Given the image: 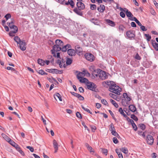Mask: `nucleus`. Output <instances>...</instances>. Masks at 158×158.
<instances>
[{"mask_svg":"<svg viewBox=\"0 0 158 158\" xmlns=\"http://www.w3.org/2000/svg\"><path fill=\"white\" fill-rule=\"evenodd\" d=\"M108 83V86H109V91L114 93L117 95L120 94V92L121 91V88L116 85L115 83L113 81H110Z\"/></svg>","mask_w":158,"mask_h":158,"instance_id":"nucleus-1","label":"nucleus"},{"mask_svg":"<svg viewBox=\"0 0 158 158\" xmlns=\"http://www.w3.org/2000/svg\"><path fill=\"white\" fill-rule=\"evenodd\" d=\"M77 7L75 8L73 11L77 15L80 16H82L83 15V12L81 10H84L85 8L84 4L82 2H77L76 3Z\"/></svg>","mask_w":158,"mask_h":158,"instance_id":"nucleus-2","label":"nucleus"},{"mask_svg":"<svg viewBox=\"0 0 158 158\" xmlns=\"http://www.w3.org/2000/svg\"><path fill=\"white\" fill-rule=\"evenodd\" d=\"M123 96L124 98L122 99V104L123 106H127L129 104V102L131 100V98L127 95V93H124Z\"/></svg>","mask_w":158,"mask_h":158,"instance_id":"nucleus-3","label":"nucleus"},{"mask_svg":"<svg viewBox=\"0 0 158 158\" xmlns=\"http://www.w3.org/2000/svg\"><path fill=\"white\" fill-rule=\"evenodd\" d=\"M86 85L88 89L93 91H96V89L97 87V86L94 83L88 81Z\"/></svg>","mask_w":158,"mask_h":158,"instance_id":"nucleus-4","label":"nucleus"},{"mask_svg":"<svg viewBox=\"0 0 158 158\" xmlns=\"http://www.w3.org/2000/svg\"><path fill=\"white\" fill-rule=\"evenodd\" d=\"M97 73L99 72V77L102 80H104L108 78V76L106 72L98 69L97 70Z\"/></svg>","mask_w":158,"mask_h":158,"instance_id":"nucleus-5","label":"nucleus"},{"mask_svg":"<svg viewBox=\"0 0 158 158\" xmlns=\"http://www.w3.org/2000/svg\"><path fill=\"white\" fill-rule=\"evenodd\" d=\"M146 140L147 144L149 145H152L154 143V139L152 135H150L148 134L147 135Z\"/></svg>","mask_w":158,"mask_h":158,"instance_id":"nucleus-6","label":"nucleus"},{"mask_svg":"<svg viewBox=\"0 0 158 158\" xmlns=\"http://www.w3.org/2000/svg\"><path fill=\"white\" fill-rule=\"evenodd\" d=\"M84 56L87 60L90 62L93 61L95 59L94 56L90 53H86L85 54Z\"/></svg>","mask_w":158,"mask_h":158,"instance_id":"nucleus-7","label":"nucleus"},{"mask_svg":"<svg viewBox=\"0 0 158 158\" xmlns=\"http://www.w3.org/2000/svg\"><path fill=\"white\" fill-rule=\"evenodd\" d=\"M127 38L130 40H132L134 39L135 35L133 31H127L126 33Z\"/></svg>","mask_w":158,"mask_h":158,"instance_id":"nucleus-8","label":"nucleus"},{"mask_svg":"<svg viewBox=\"0 0 158 158\" xmlns=\"http://www.w3.org/2000/svg\"><path fill=\"white\" fill-rule=\"evenodd\" d=\"M19 48L22 51H23L26 49V44L24 40H22L19 43Z\"/></svg>","mask_w":158,"mask_h":158,"instance_id":"nucleus-9","label":"nucleus"},{"mask_svg":"<svg viewBox=\"0 0 158 158\" xmlns=\"http://www.w3.org/2000/svg\"><path fill=\"white\" fill-rule=\"evenodd\" d=\"M61 50V47L58 45H55L53 46L52 49L51 50L52 53H54L56 52H57Z\"/></svg>","mask_w":158,"mask_h":158,"instance_id":"nucleus-10","label":"nucleus"},{"mask_svg":"<svg viewBox=\"0 0 158 158\" xmlns=\"http://www.w3.org/2000/svg\"><path fill=\"white\" fill-rule=\"evenodd\" d=\"M81 72H80L77 75V79L79 80L80 82L81 83H85L88 81V80L84 77H81L80 76V74L81 73Z\"/></svg>","mask_w":158,"mask_h":158,"instance_id":"nucleus-11","label":"nucleus"},{"mask_svg":"<svg viewBox=\"0 0 158 158\" xmlns=\"http://www.w3.org/2000/svg\"><path fill=\"white\" fill-rule=\"evenodd\" d=\"M83 50L78 45L75 46V52L78 55L80 56L82 54Z\"/></svg>","mask_w":158,"mask_h":158,"instance_id":"nucleus-12","label":"nucleus"},{"mask_svg":"<svg viewBox=\"0 0 158 158\" xmlns=\"http://www.w3.org/2000/svg\"><path fill=\"white\" fill-rule=\"evenodd\" d=\"M53 144L54 148L55 149V153H56L58 149L59 145L56 141L54 139L53 141Z\"/></svg>","mask_w":158,"mask_h":158,"instance_id":"nucleus-13","label":"nucleus"},{"mask_svg":"<svg viewBox=\"0 0 158 158\" xmlns=\"http://www.w3.org/2000/svg\"><path fill=\"white\" fill-rule=\"evenodd\" d=\"M67 53L69 56H73L76 55L75 51L73 49H68Z\"/></svg>","mask_w":158,"mask_h":158,"instance_id":"nucleus-14","label":"nucleus"},{"mask_svg":"<svg viewBox=\"0 0 158 158\" xmlns=\"http://www.w3.org/2000/svg\"><path fill=\"white\" fill-rule=\"evenodd\" d=\"M105 21L111 27H114L115 25V23L109 19H105Z\"/></svg>","mask_w":158,"mask_h":158,"instance_id":"nucleus-15","label":"nucleus"},{"mask_svg":"<svg viewBox=\"0 0 158 158\" xmlns=\"http://www.w3.org/2000/svg\"><path fill=\"white\" fill-rule=\"evenodd\" d=\"M105 6L101 4L99 7H98L97 10L99 12L102 13L105 10Z\"/></svg>","mask_w":158,"mask_h":158,"instance_id":"nucleus-16","label":"nucleus"},{"mask_svg":"<svg viewBox=\"0 0 158 158\" xmlns=\"http://www.w3.org/2000/svg\"><path fill=\"white\" fill-rule=\"evenodd\" d=\"M71 48V45L69 44H67L61 48V51L63 52H66L69 48Z\"/></svg>","mask_w":158,"mask_h":158,"instance_id":"nucleus-17","label":"nucleus"},{"mask_svg":"<svg viewBox=\"0 0 158 158\" xmlns=\"http://www.w3.org/2000/svg\"><path fill=\"white\" fill-rule=\"evenodd\" d=\"M152 44L155 49V50L156 51H158V44L156 43L155 40H152Z\"/></svg>","mask_w":158,"mask_h":158,"instance_id":"nucleus-18","label":"nucleus"},{"mask_svg":"<svg viewBox=\"0 0 158 158\" xmlns=\"http://www.w3.org/2000/svg\"><path fill=\"white\" fill-rule=\"evenodd\" d=\"M129 109L133 112H135L136 110L135 106L133 105H130L129 106Z\"/></svg>","mask_w":158,"mask_h":158,"instance_id":"nucleus-19","label":"nucleus"},{"mask_svg":"<svg viewBox=\"0 0 158 158\" xmlns=\"http://www.w3.org/2000/svg\"><path fill=\"white\" fill-rule=\"evenodd\" d=\"M124 9L125 10H126V11L125 12L127 16L128 17L131 18L133 16L132 13L130 11H129L126 8H124Z\"/></svg>","mask_w":158,"mask_h":158,"instance_id":"nucleus-20","label":"nucleus"},{"mask_svg":"<svg viewBox=\"0 0 158 158\" xmlns=\"http://www.w3.org/2000/svg\"><path fill=\"white\" fill-rule=\"evenodd\" d=\"M56 45H58L59 46L61 47L63 46V43L61 40H56L55 41Z\"/></svg>","mask_w":158,"mask_h":158,"instance_id":"nucleus-21","label":"nucleus"},{"mask_svg":"<svg viewBox=\"0 0 158 158\" xmlns=\"http://www.w3.org/2000/svg\"><path fill=\"white\" fill-rule=\"evenodd\" d=\"M37 62L38 64L41 66H44L45 64V61L43 59H38L37 60Z\"/></svg>","mask_w":158,"mask_h":158,"instance_id":"nucleus-22","label":"nucleus"},{"mask_svg":"<svg viewBox=\"0 0 158 158\" xmlns=\"http://www.w3.org/2000/svg\"><path fill=\"white\" fill-rule=\"evenodd\" d=\"M151 62L148 61H145L143 63V65L146 68H148L151 66Z\"/></svg>","mask_w":158,"mask_h":158,"instance_id":"nucleus-23","label":"nucleus"},{"mask_svg":"<svg viewBox=\"0 0 158 158\" xmlns=\"http://www.w3.org/2000/svg\"><path fill=\"white\" fill-rule=\"evenodd\" d=\"M48 70V72L52 73H56L57 74V69H47Z\"/></svg>","mask_w":158,"mask_h":158,"instance_id":"nucleus-24","label":"nucleus"},{"mask_svg":"<svg viewBox=\"0 0 158 158\" xmlns=\"http://www.w3.org/2000/svg\"><path fill=\"white\" fill-rule=\"evenodd\" d=\"M88 150L90 152L92 155L95 156L97 155V154L95 153L94 149L91 147L90 146L89 147V148H88Z\"/></svg>","mask_w":158,"mask_h":158,"instance_id":"nucleus-25","label":"nucleus"},{"mask_svg":"<svg viewBox=\"0 0 158 158\" xmlns=\"http://www.w3.org/2000/svg\"><path fill=\"white\" fill-rule=\"evenodd\" d=\"M56 96L59 99L60 101H62V99L61 96L58 93H56L55 94H54V98L56 100Z\"/></svg>","mask_w":158,"mask_h":158,"instance_id":"nucleus-26","label":"nucleus"},{"mask_svg":"<svg viewBox=\"0 0 158 158\" xmlns=\"http://www.w3.org/2000/svg\"><path fill=\"white\" fill-rule=\"evenodd\" d=\"M14 40L18 44L21 41L19 37L17 36H15L14 37Z\"/></svg>","mask_w":158,"mask_h":158,"instance_id":"nucleus-27","label":"nucleus"},{"mask_svg":"<svg viewBox=\"0 0 158 158\" xmlns=\"http://www.w3.org/2000/svg\"><path fill=\"white\" fill-rule=\"evenodd\" d=\"M66 60V64L67 65H70L72 64L73 61L72 59L68 58H67Z\"/></svg>","mask_w":158,"mask_h":158,"instance_id":"nucleus-28","label":"nucleus"},{"mask_svg":"<svg viewBox=\"0 0 158 158\" xmlns=\"http://www.w3.org/2000/svg\"><path fill=\"white\" fill-rule=\"evenodd\" d=\"M110 102L113 104L114 106L116 108H118V105L117 104V103L113 99H111L110 100Z\"/></svg>","mask_w":158,"mask_h":158,"instance_id":"nucleus-29","label":"nucleus"},{"mask_svg":"<svg viewBox=\"0 0 158 158\" xmlns=\"http://www.w3.org/2000/svg\"><path fill=\"white\" fill-rule=\"evenodd\" d=\"M120 150L121 151L125 154H127L128 152V150L127 148H120Z\"/></svg>","mask_w":158,"mask_h":158,"instance_id":"nucleus-30","label":"nucleus"},{"mask_svg":"<svg viewBox=\"0 0 158 158\" xmlns=\"http://www.w3.org/2000/svg\"><path fill=\"white\" fill-rule=\"evenodd\" d=\"M138 127L141 129L144 130L146 128V125L143 123H140Z\"/></svg>","mask_w":158,"mask_h":158,"instance_id":"nucleus-31","label":"nucleus"},{"mask_svg":"<svg viewBox=\"0 0 158 158\" xmlns=\"http://www.w3.org/2000/svg\"><path fill=\"white\" fill-rule=\"evenodd\" d=\"M118 111L124 117H127V115L124 113L121 107H120Z\"/></svg>","mask_w":158,"mask_h":158,"instance_id":"nucleus-32","label":"nucleus"},{"mask_svg":"<svg viewBox=\"0 0 158 158\" xmlns=\"http://www.w3.org/2000/svg\"><path fill=\"white\" fill-rule=\"evenodd\" d=\"M108 111L110 113V114L112 116V117L113 118V119L117 123L118 122V121H117V120L116 119V118H115L114 117V114L110 110H109Z\"/></svg>","mask_w":158,"mask_h":158,"instance_id":"nucleus-33","label":"nucleus"},{"mask_svg":"<svg viewBox=\"0 0 158 158\" xmlns=\"http://www.w3.org/2000/svg\"><path fill=\"white\" fill-rule=\"evenodd\" d=\"M111 133L112 134L117 137L118 138H120V136H119L118 134L115 131H113L112 132H111Z\"/></svg>","mask_w":158,"mask_h":158,"instance_id":"nucleus-34","label":"nucleus"},{"mask_svg":"<svg viewBox=\"0 0 158 158\" xmlns=\"http://www.w3.org/2000/svg\"><path fill=\"white\" fill-rule=\"evenodd\" d=\"M10 29H13L14 30V31L15 32H17L18 31V28L17 27L14 25H13L12 26V27H10Z\"/></svg>","mask_w":158,"mask_h":158,"instance_id":"nucleus-35","label":"nucleus"},{"mask_svg":"<svg viewBox=\"0 0 158 158\" xmlns=\"http://www.w3.org/2000/svg\"><path fill=\"white\" fill-rule=\"evenodd\" d=\"M81 107H82V109L85 111L91 114H93L91 112L89 109L87 108H85L83 105H81Z\"/></svg>","mask_w":158,"mask_h":158,"instance_id":"nucleus-36","label":"nucleus"},{"mask_svg":"<svg viewBox=\"0 0 158 158\" xmlns=\"http://www.w3.org/2000/svg\"><path fill=\"white\" fill-rule=\"evenodd\" d=\"M144 36L146 37V39L148 41H149L151 39V35H150L149 34H144Z\"/></svg>","mask_w":158,"mask_h":158,"instance_id":"nucleus-37","label":"nucleus"},{"mask_svg":"<svg viewBox=\"0 0 158 158\" xmlns=\"http://www.w3.org/2000/svg\"><path fill=\"white\" fill-rule=\"evenodd\" d=\"M125 27L123 25H120L119 26V30L120 32H123Z\"/></svg>","mask_w":158,"mask_h":158,"instance_id":"nucleus-38","label":"nucleus"},{"mask_svg":"<svg viewBox=\"0 0 158 158\" xmlns=\"http://www.w3.org/2000/svg\"><path fill=\"white\" fill-rule=\"evenodd\" d=\"M90 9L92 10H94L96 9L97 6L95 4H90Z\"/></svg>","mask_w":158,"mask_h":158,"instance_id":"nucleus-39","label":"nucleus"},{"mask_svg":"<svg viewBox=\"0 0 158 158\" xmlns=\"http://www.w3.org/2000/svg\"><path fill=\"white\" fill-rule=\"evenodd\" d=\"M38 73L40 74L41 75H47L48 73H45L44 70L42 69H41L39 70L38 72Z\"/></svg>","mask_w":158,"mask_h":158,"instance_id":"nucleus-40","label":"nucleus"},{"mask_svg":"<svg viewBox=\"0 0 158 158\" xmlns=\"http://www.w3.org/2000/svg\"><path fill=\"white\" fill-rule=\"evenodd\" d=\"M110 81H104L102 82V85L105 87H107L108 86V83Z\"/></svg>","mask_w":158,"mask_h":158,"instance_id":"nucleus-41","label":"nucleus"},{"mask_svg":"<svg viewBox=\"0 0 158 158\" xmlns=\"http://www.w3.org/2000/svg\"><path fill=\"white\" fill-rule=\"evenodd\" d=\"M52 54L53 55V56L54 57H57V58L61 59V58L60 57V53L59 52H57L56 55V54L55 52H54V53Z\"/></svg>","mask_w":158,"mask_h":158,"instance_id":"nucleus-42","label":"nucleus"},{"mask_svg":"<svg viewBox=\"0 0 158 158\" xmlns=\"http://www.w3.org/2000/svg\"><path fill=\"white\" fill-rule=\"evenodd\" d=\"M131 118L136 121H137L138 120V118L134 114H131Z\"/></svg>","mask_w":158,"mask_h":158,"instance_id":"nucleus-43","label":"nucleus"},{"mask_svg":"<svg viewBox=\"0 0 158 158\" xmlns=\"http://www.w3.org/2000/svg\"><path fill=\"white\" fill-rule=\"evenodd\" d=\"M1 135L3 138L5 139H6V140H9L10 139L8 136H7L4 133H2Z\"/></svg>","mask_w":158,"mask_h":158,"instance_id":"nucleus-44","label":"nucleus"},{"mask_svg":"<svg viewBox=\"0 0 158 158\" xmlns=\"http://www.w3.org/2000/svg\"><path fill=\"white\" fill-rule=\"evenodd\" d=\"M102 150L103 154H104L106 156L107 155V150L106 149L102 148Z\"/></svg>","mask_w":158,"mask_h":158,"instance_id":"nucleus-45","label":"nucleus"},{"mask_svg":"<svg viewBox=\"0 0 158 158\" xmlns=\"http://www.w3.org/2000/svg\"><path fill=\"white\" fill-rule=\"evenodd\" d=\"M109 95L111 98L114 99H116L117 98V96L116 95L112 93L110 94Z\"/></svg>","mask_w":158,"mask_h":158,"instance_id":"nucleus-46","label":"nucleus"},{"mask_svg":"<svg viewBox=\"0 0 158 158\" xmlns=\"http://www.w3.org/2000/svg\"><path fill=\"white\" fill-rule=\"evenodd\" d=\"M76 115L77 117L80 119H81L82 118V116H81V113L79 112H77L76 113Z\"/></svg>","mask_w":158,"mask_h":158,"instance_id":"nucleus-47","label":"nucleus"},{"mask_svg":"<svg viewBox=\"0 0 158 158\" xmlns=\"http://www.w3.org/2000/svg\"><path fill=\"white\" fill-rule=\"evenodd\" d=\"M131 125L134 130L135 131H136L137 130V127L135 123H133Z\"/></svg>","mask_w":158,"mask_h":158,"instance_id":"nucleus-48","label":"nucleus"},{"mask_svg":"<svg viewBox=\"0 0 158 158\" xmlns=\"http://www.w3.org/2000/svg\"><path fill=\"white\" fill-rule=\"evenodd\" d=\"M4 17L6 19V20H7L8 19L11 17V15L10 14H7Z\"/></svg>","mask_w":158,"mask_h":158,"instance_id":"nucleus-49","label":"nucleus"},{"mask_svg":"<svg viewBox=\"0 0 158 158\" xmlns=\"http://www.w3.org/2000/svg\"><path fill=\"white\" fill-rule=\"evenodd\" d=\"M101 102L103 104H104L105 105L107 106L108 105V102H107L104 99H102L101 100Z\"/></svg>","mask_w":158,"mask_h":158,"instance_id":"nucleus-50","label":"nucleus"},{"mask_svg":"<svg viewBox=\"0 0 158 158\" xmlns=\"http://www.w3.org/2000/svg\"><path fill=\"white\" fill-rule=\"evenodd\" d=\"M16 32H15L14 31H10L9 33V35L10 36H15V34L16 33Z\"/></svg>","mask_w":158,"mask_h":158,"instance_id":"nucleus-51","label":"nucleus"},{"mask_svg":"<svg viewBox=\"0 0 158 158\" xmlns=\"http://www.w3.org/2000/svg\"><path fill=\"white\" fill-rule=\"evenodd\" d=\"M7 141L12 146L15 143L13 140H11L10 139L9 140H7Z\"/></svg>","mask_w":158,"mask_h":158,"instance_id":"nucleus-52","label":"nucleus"},{"mask_svg":"<svg viewBox=\"0 0 158 158\" xmlns=\"http://www.w3.org/2000/svg\"><path fill=\"white\" fill-rule=\"evenodd\" d=\"M140 27V28L143 31H146L147 30V29L145 27L141 25Z\"/></svg>","mask_w":158,"mask_h":158,"instance_id":"nucleus-53","label":"nucleus"},{"mask_svg":"<svg viewBox=\"0 0 158 158\" xmlns=\"http://www.w3.org/2000/svg\"><path fill=\"white\" fill-rule=\"evenodd\" d=\"M26 148L28 149H29L31 152H33L34 151V149L33 148L30 146H27L26 147Z\"/></svg>","mask_w":158,"mask_h":158,"instance_id":"nucleus-54","label":"nucleus"},{"mask_svg":"<svg viewBox=\"0 0 158 158\" xmlns=\"http://www.w3.org/2000/svg\"><path fill=\"white\" fill-rule=\"evenodd\" d=\"M113 142L115 144H117L118 143V141L116 137H114L113 139Z\"/></svg>","mask_w":158,"mask_h":158,"instance_id":"nucleus-55","label":"nucleus"},{"mask_svg":"<svg viewBox=\"0 0 158 158\" xmlns=\"http://www.w3.org/2000/svg\"><path fill=\"white\" fill-rule=\"evenodd\" d=\"M55 1L62 5H64V0H55Z\"/></svg>","mask_w":158,"mask_h":158,"instance_id":"nucleus-56","label":"nucleus"},{"mask_svg":"<svg viewBox=\"0 0 158 158\" xmlns=\"http://www.w3.org/2000/svg\"><path fill=\"white\" fill-rule=\"evenodd\" d=\"M82 73H83L86 75H88L89 76L90 75V74L89 73L88 71L86 70H84L82 71ZM82 74H83V73H81Z\"/></svg>","mask_w":158,"mask_h":158,"instance_id":"nucleus-57","label":"nucleus"},{"mask_svg":"<svg viewBox=\"0 0 158 158\" xmlns=\"http://www.w3.org/2000/svg\"><path fill=\"white\" fill-rule=\"evenodd\" d=\"M70 1H71V2L70 5L72 8H73L74 6V3L73 0H71Z\"/></svg>","mask_w":158,"mask_h":158,"instance_id":"nucleus-58","label":"nucleus"},{"mask_svg":"<svg viewBox=\"0 0 158 158\" xmlns=\"http://www.w3.org/2000/svg\"><path fill=\"white\" fill-rule=\"evenodd\" d=\"M135 58L138 60H140L141 59V57L139 56L138 53H137L136 54Z\"/></svg>","mask_w":158,"mask_h":158,"instance_id":"nucleus-59","label":"nucleus"},{"mask_svg":"<svg viewBox=\"0 0 158 158\" xmlns=\"http://www.w3.org/2000/svg\"><path fill=\"white\" fill-rule=\"evenodd\" d=\"M97 20H95L94 19H93L91 20V22L95 25L98 24V22L96 21Z\"/></svg>","mask_w":158,"mask_h":158,"instance_id":"nucleus-60","label":"nucleus"},{"mask_svg":"<svg viewBox=\"0 0 158 158\" xmlns=\"http://www.w3.org/2000/svg\"><path fill=\"white\" fill-rule=\"evenodd\" d=\"M90 127L93 132H94L95 131L96 129V127L95 126H91Z\"/></svg>","mask_w":158,"mask_h":158,"instance_id":"nucleus-61","label":"nucleus"},{"mask_svg":"<svg viewBox=\"0 0 158 158\" xmlns=\"http://www.w3.org/2000/svg\"><path fill=\"white\" fill-rule=\"evenodd\" d=\"M120 15L123 18H124L125 17V14L122 11L121 12L119 13Z\"/></svg>","mask_w":158,"mask_h":158,"instance_id":"nucleus-62","label":"nucleus"},{"mask_svg":"<svg viewBox=\"0 0 158 158\" xmlns=\"http://www.w3.org/2000/svg\"><path fill=\"white\" fill-rule=\"evenodd\" d=\"M129 19L131 21H134L135 22L138 20L137 18L135 17H132L131 18H129Z\"/></svg>","mask_w":158,"mask_h":158,"instance_id":"nucleus-63","label":"nucleus"},{"mask_svg":"<svg viewBox=\"0 0 158 158\" xmlns=\"http://www.w3.org/2000/svg\"><path fill=\"white\" fill-rule=\"evenodd\" d=\"M78 89L79 91L81 93H83L84 91V89L82 87H80Z\"/></svg>","mask_w":158,"mask_h":158,"instance_id":"nucleus-64","label":"nucleus"}]
</instances>
